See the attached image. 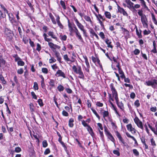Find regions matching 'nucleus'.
<instances>
[{"mask_svg": "<svg viewBox=\"0 0 157 157\" xmlns=\"http://www.w3.org/2000/svg\"><path fill=\"white\" fill-rule=\"evenodd\" d=\"M68 26L69 28V31L71 33H72L73 32H74V30H75V29L74 28V27H72L71 24L69 23L68 24Z\"/></svg>", "mask_w": 157, "mask_h": 157, "instance_id": "7c9ffc66", "label": "nucleus"}, {"mask_svg": "<svg viewBox=\"0 0 157 157\" xmlns=\"http://www.w3.org/2000/svg\"><path fill=\"white\" fill-rule=\"evenodd\" d=\"M113 110L114 111L116 114L117 115L118 117H121V115L117 111V109L116 107L113 108Z\"/></svg>", "mask_w": 157, "mask_h": 157, "instance_id": "a19ab883", "label": "nucleus"}, {"mask_svg": "<svg viewBox=\"0 0 157 157\" xmlns=\"http://www.w3.org/2000/svg\"><path fill=\"white\" fill-rule=\"evenodd\" d=\"M126 127L127 129V130L131 132L133 134H135L136 133V129L133 128L131 124H127L126 125Z\"/></svg>", "mask_w": 157, "mask_h": 157, "instance_id": "9d476101", "label": "nucleus"}, {"mask_svg": "<svg viewBox=\"0 0 157 157\" xmlns=\"http://www.w3.org/2000/svg\"><path fill=\"white\" fill-rule=\"evenodd\" d=\"M140 1V3L142 6H143L145 8H147L145 2L144 0H139Z\"/></svg>", "mask_w": 157, "mask_h": 157, "instance_id": "c9c22d12", "label": "nucleus"}, {"mask_svg": "<svg viewBox=\"0 0 157 157\" xmlns=\"http://www.w3.org/2000/svg\"><path fill=\"white\" fill-rule=\"evenodd\" d=\"M136 32L137 35L138 37L139 38H142V36L141 34V32L142 31L141 30H140V32H139L136 26Z\"/></svg>", "mask_w": 157, "mask_h": 157, "instance_id": "412c9836", "label": "nucleus"}, {"mask_svg": "<svg viewBox=\"0 0 157 157\" xmlns=\"http://www.w3.org/2000/svg\"><path fill=\"white\" fill-rule=\"evenodd\" d=\"M48 35L50 36L53 39H55L57 40V39L56 36L54 32L52 31H49L48 33Z\"/></svg>", "mask_w": 157, "mask_h": 157, "instance_id": "6ab92c4d", "label": "nucleus"}, {"mask_svg": "<svg viewBox=\"0 0 157 157\" xmlns=\"http://www.w3.org/2000/svg\"><path fill=\"white\" fill-rule=\"evenodd\" d=\"M143 33L144 35H147L150 33L151 31L149 30H147L145 29Z\"/></svg>", "mask_w": 157, "mask_h": 157, "instance_id": "69168bd1", "label": "nucleus"}, {"mask_svg": "<svg viewBox=\"0 0 157 157\" xmlns=\"http://www.w3.org/2000/svg\"><path fill=\"white\" fill-rule=\"evenodd\" d=\"M55 75L58 77H61L64 78H66L65 74L61 70H58L56 72Z\"/></svg>", "mask_w": 157, "mask_h": 157, "instance_id": "9b49d317", "label": "nucleus"}, {"mask_svg": "<svg viewBox=\"0 0 157 157\" xmlns=\"http://www.w3.org/2000/svg\"><path fill=\"white\" fill-rule=\"evenodd\" d=\"M49 85L52 87H53L55 85V82L54 80L51 79L49 82Z\"/></svg>", "mask_w": 157, "mask_h": 157, "instance_id": "473e14b6", "label": "nucleus"}, {"mask_svg": "<svg viewBox=\"0 0 157 157\" xmlns=\"http://www.w3.org/2000/svg\"><path fill=\"white\" fill-rule=\"evenodd\" d=\"M134 120L138 127L142 129H143L142 123L137 117H135L134 119Z\"/></svg>", "mask_w": 157, "mask_h": 157, "instance_id": "39448f33", "label": "nucleus"}, {"mask_svg": "<svg viewBox=\"0 0 157 157\" xmlns=\"http://www.w3.org/2000/svg\"><path fill=\"white\" fill-rule=\"evenodd\" d=\"M134 105L136 107H139L140 105V104L139 102V101L138 100H137L135 101L134 103Z\"/></svg>", "mask_w": 157, "mask_h": 157, "instance_id": "ea45409f", "label": "nucleus"}, {"mask_svg": "<svg viewBox=\"0 0 157 157\" xmlns=\"http://www.w3.org/2000/svg\"><path fill=\"white\" fill-rule=\"evenodd\" d=\"M49 63H55L56 61V59L53 57H51V58L49 59Z\"/></svg>", "mask_w": 157, "mask_h": 157, "instance_id": "de8ad7c7", "label": "nucleus"}, {"mask_svg": "<svg viewBox=\"0 0 157 157\" xmlns=\"http://www.w3.org/2000/svg\"><path fill=\"white\" fill-rule=\"evenodd\" d=\"M43 147H46L48 146V143L46 140H44L42 142Z\"/></svg>", "mask_w": 157, "mask_h": 157, "instance_id": "4d7b16f0", "label": "nucleus"}, {"mask_svg": "<svg viewBox=\"0 0 157 157\" xmlns=\"http://www.w3.org/2000/svg\"><path fill=\"white\" fill-rule=\"evenodd\" d=\"M33 88L35 90H38V85L37 83L36 82H35L34 83Z\"/></svg>", "mask_w": 157, "mask_h": 157, "instance_id": "864d4df0", "label": "nucleus"}, {"mask_svg": "<svg viewBox=\"0 0 157 157\" xmlns=\"http://www.w3.org/2000/svg\"><path fill=\"white\" fill-rule=\"evenodd\" d=\"M10 21L13 25V27L17 25L18 24V22L16 21L15 18Z\"/></svg>", "mask_w": 157, "mask_h": 157, "instance_id": "cd10ccee", "label": "nucleus"}, {"mask_svg": "<svg viewBox=\"0 0 157 157\" xmlns=\"http://www.w3.org/2000/svg\"><path fill=\"white\" fill-rule=\"evenodd\" d=\"M97 125L99 131V130L102 131L103 130V128L102 124L101 123H99L97 124Z\"/></svg>", "mask_w": 157, "mask_h": 157, "instance_id": "3c124183", "label": "nucleus"}, {"mask_svg": "<svg viewBox=\"0 0 157 157\" xmlns=\"http://www.w3.org/2000/svg\"><path fill=\"white\" fill-rule=\"evenodd\" d=\"M49 15L50 18L51 19V20L53 24L56 25V21L54 17L53 16L52 14L51 13H49Z\"/></svg>", "mask_w": 157, "mask_h": 157, "instance_id": "4be33fe9", "label": "nucleus"}, {"mask_svg": "<svg viewBox=\"0 0 157 157\" xmlns=\"http://www.w3.org/2000/svg\"><path fill=\"white\" fill-rule=\"evenodd\" d=\"M0 79L3 84H5L6 83V81L5 80L4 78L2 75H0Z\"/></svg>", "mask_w": 157, "mask_h": 157, "instance_id": "e433bc0d", "label": "nucleus"}, {"mask_svg": "<svg viewBox=\"0 0 157 157\" xmlns=\"http://www.w3.org/2000/svg\"><path fill=\"white\" fill-rule=\"evenodd\" d=\"M151 145L153 146L154 147L156 146V144L155 143V141L154 140L153 138H152L151 140Z\"/></svg>", "mask_w": 157, "mask_h": 157, "instance_id": "c03bdc74", "label": "nucleus"}, {"mask_svg": "<svg viewBox=\"0 0 157 157\" xmlns=\"http://www.w3.org/2000/svg\"><path fill=\"white\" fill-rule=\"evenodd\" d=\"M105 15L106 18L109 19L111 18V14L110 12L108 11H105Z\"/></svg>", "mask_w": 157, "mask_h": 157, "instance_id": "c756f323", "label": "nucleus"}, {"mask_svg": "<svg viewBox=\"0 0 157 157\" xmlns=\"http://www.w3.org/2000/svg\"><path fill=\"white\" fill-rule=\"evenodd\" d=\"M110 87L112 91V94L108 93L109 97L110 100H111L112 101H113V98H114L115 100H117L118 98V97L117 93L116 90L113 86L112 84H110Z\"/></svg>", "mask_w": 157, "mask_h": 157, "instance_id": "f257e3e1", "label": "nucleus"}, {"mask_svg": "<svg viewBox=\"0 0 157 157\" xmlns=\"http://www.w3.org/2000/svg\"><path fill=\"white\" fill-rule=\"evenodd\" d=\"M140 52V50L138 49H136L133 51V53L135 55H139Z\"/></svg>", "mask_w": 157, "mask_h": 157, "instance_id": "49530a36", "label": "nucleus"}, {"mask_svg": "<svg viewBox=\"0 0 157 157\" xmlns=\"http://www.w3.org/2000/svg\"><path fill=\"white\" fill-rule=\"evenodd\" d=\"M24 72L23 69L22 68H21L19 69L17 71V73L18 74L21 75Z\"/></svg>", "mask_w": 157, "mask_h": 157, "instance_id": "052dcab7", "label": "nucleus"}, {"mask_svg": "<svg viewBox=\"0 0 157 157\" xmlns=\"http://www.w3.org/2000/svg\"><path fill=\"white\" fill-rule=\"evenodd\" d=\"M42 71L43 73L45 74L48 73V69L46 68H43L42 69Z\"/></svg>", "mask_w": 157, "mask_h": 157, "instance_id": "0e129e2a", "label": "nucleus"}, {"mask_svg": "<svg viewBox=\"0 0 157 157\" xmlns=\"http://www.w3.org/2000/svg\"><path fill=\"white\" fill-rule=\"evenodd\" d=\"M138 13L139 16H140L141 18L142 16H146L145 15L143 14L142 11L140 10H138Z\"/></svg>", "mask_w": 157, "mask_h": 157, "instance_id": "13d9d810", "label": "nucleus"}, {"mask_svg": "<svg viewBox=\"0 0 157 157\" xmlns=\"http://www.w3.org/2000/svg\"><path fill=\"white\" fill-rule=\"evenodd\" d=\"M153 48L151 50V52L154 53H156L157 52L156 46V43L155 41H154L153 42Z\"/></svg>", "mask_w": 157, "mask_h": 157, "instance_id": "bb28decb", "label": "nucleus"}, {"mask_svg": "<svg viewBox=\"0 0 157 157\" xmlns=\"http://www.w3.org/2000/svg\"><path fill=\"white\" fill-rule=\"evenodd\" d=\"M52 51L54 53V55L57 58V61L59 63H61L62 58L60 55V53L56 50H52Z\"/></svg>", "mask_w": 157, "mask_h": 157, "instance_id": "0eeeda50", "label": "nucleus"}, {"mask_svg": "<svg viewBox=\"0 0 157 157\" xmlns=\"http://www.w3.org/2000/svg\"><path fill=\"white\" fill-rule=\"evenodd\" d=\"M7 13L9 16V20L10 21L15 18L12 13Z\"/></svg>", "mask_w": 157, "mask_h": 157, "instance_id": "09e8293b", "label": "nucleus"}, {"mask_svg": "<svg viewBox=\"0 0 157 157\" xmlns=\"http://www.w3.org/2000/svg\"><path fill=\"white\" fill-rule=\"evenodd\" d=\"M106 44H107V47L108 48H110L111 49L113 48V46L112 45V42L110 40L107 38L105 40Z\"/></svg>", "mask_w": 157, "mask_h": 157, "instance_id": "2eb2a0df", "label": "nucleus"}, {"mask_svg": "<svg viewBox=\"0 0 157 157\" xmlns=\"http://www.w3.org/2000/svg\"><path fill=\"white\" fill-rule=\"evenodd\" d=\"M116 104L117 105L118 107L122 111H124V104L121 101H119L118 98L117 100H115Z\"/></svg>", "mask_w": 157, "mask_h": 157, "instance_id": "f8f14e48", "label": "nucleus"}, {"mask_svg": "<svg viewBox=\"0 0 157 157\" xmlns=\"http://www.w3.org/2000/svg\"><path fill=\"white\" fill-rule=\"evenodd\" d=\"M56 22H57L58 25L59 27V28L61 29H63V26L62 25V24L61 23L59 19L60 17L59 15L56 16Z\"/></svg>", "mask_w": 157, "mask_h": 157, "instance_id": "4468645a", "label": "nucleus"}, {"mask_svg": "<svg viewBox=\"0 0 157 157\" xmlns=\"http://www.w3.org/2000/svg\"><path fill=\"white\" fill-rule=\"evenodd\" d=\"M87 129L91 136H93L94 135V133L92 128L90 125L87 128Z\"/></svg>", "mask_w": 157, "mask_h": 157, "instance_id": "393cba45", "label": "nucleus"}, {"mask_svg": "<svg viewBox=\"0 0 157 157\" xmlns=\"http://www.w3.org/2000/svg\"><path fill=\"white\" fill-rule=\"evenodd\" d=\"M113 60L114 63H113V64L112 65V68L115 70H116V69L115 67V66H116V65L117 64V63H119V62L117 61V59L115 57H113Z\"/></svg>", "mask_w": 157, "mask_h": 157, "instance_id": "a211bd4d", "label": "nucleus"}, {"mask_svg": "<svg viewBox=\"0 0 157 157\" xmlns=\"http://www.w3.org/2000/svg\"><path fill=\"white\" fill-rule=\"evenodd\" d=\"M31 94L32 96V97L33 98H34L35 99H37V97L36 95L35 94L34 92L33 91L32 92H31Z\"/></svg>", "mask_w": 157, "mask_h": 157, "instance_id": "680f3d73", "label": "nucleus"}, {"mask_svg": "<svg viewBox=\"0 0 157 157\" xmlns=\"http://www.w3.org/2000/svg\"><path fill=\"white\" fill-rule=\"evenodd\" d=\"M150 110L152 112H155L156 111L157 108L155 106L152 107L151 108Z\"/></svg>", "mask_w": 157, "mask_h": 157, "instance_id": "774afa93", "label": "nucleus"}, {"mask_svg": "<svg viewBox=\"0 0 157 157\" xmlns=\"http://www.w3.org/2000/svg\"><path fill=\"white\" fill-rule=\"evenodd\" d=\"M103 117L105 119V120L106 121H107L106 118L109 117V112L107 111L104 110L102 113Z\"/></svg>", "mask_w": 157, "mask_h": 157, "instance_id": "dca6fc26", "label": "nucleus"}, {"mask_svg": "<svg viewBox=\"0 0 157 157\" xmlns=\"http://www.w3.org/2000/svg\"><path fill=\"white\" fill-rule=\"evenodd\" d=\"M78 71V72L77 73V74H78L79 75L78 78L83 79L84 78V75L82 71V69L80 71Z\"/></svg>", "mask_w": 157, "mask_h": 157, "instance_id": "aec40b11", "label": "nucleus"}, {"mask_svg": "<svg viewBox=\"0 0 157 157\" xmlns=\"http://www.w3.org/2000/svg\"><path fill=\"white\" fill-rule=\"evenodd\" d=\"M62 114L63 116L65 117H67L69 115V114L68 113L64 110L63 111Z\"/></svg>", "mask_w": 157, "mask_h": 157, "instance_id": "338daca9", "label": "nucleus"}, {"mask_svg": "<svg viewBox=\"0 0 157 157\" xmlns=\"http://www.w3.org/2000/svg\"><path fill=\"white\" fill-rule=\"evenodd\" d=\"M84 18L86 21L89 22L90 24H92L93 22L91 20V18L89 16L85 15L84 16Z\"/></svg>", "mask_w": 157, "mask_h": 157, "instance_id": "a878e982", "label": "nucleus"}, {"mask_svg": "<svg viewBox=\"0 0 157 157\" xmlns=\"http://www.w3.org/2000/svg\"><path fill=\"white\" fill-rule=\"evenodd\" d=\"M37 102L40 106H43V103L42 100L41 99H39L37 101Z\"/></svg>", "mask_w": 157, "mask_h": 157, "instance_id": "603ef678", "label": "nucleus"}, {"mask_svg": "<svg viewBox=\"0 0 157 157\" xmlns=\"http://www.w3.org/2000/svg\"><path fill=\"white\" fill-rule=\"evenodd\" d=\"M74 28L75 29L74 32L75 33L76 37L78 38V40L80 41L83 42V39L78 30L75 25L74 26Z\"/></svg>", "mask_w": 157, "mask_h": 157, "instance_id": "20e7f679", "label": "nucleus"}, {"mask_svg": "<svg viewBox=\"0 0 157 157\" xmlns=\"http://www.w3.org/2000/svg\"><path fill=\"white\" fill-rule=\"evenodd\" d=\"M48 45L50 48L52 49V50H56L57 48L59 49L60 48V46L56 44H55L52 42H49L48 43Z\"/></svg>", "mask_w": 157, "mask_h": 157, "instance_id": "1a4fd4ad", "label": "nucleus"}, {"mask_svg": "<svg viewBox=\"0 0 157 157\" xmlns=\"http://www.w3.org/2000/svg\"><path fill=\"white\" fill-rule=\"evenodd\" d=\"M93 113L95 114L96 117L99 119H100V117L98 114L97 113L96 111L94 109L92 108L91 109Z\"/></svg>", "mask_w": 157, "mask_h": 157, "instance_id": "f704fd0d", "label": "nucleus"}, {"mask_svg": "<svg viewBox=\"0 0 157 157\" xmlns=\"http://www.w3.org/2000/svg\"><path fill=\"white\" fill-rule=\"evenodd\" d=\"M105 132L108 138L112 141L114 142L115 141L114 138L110 132L108 131L106 128L105 129Z\"/></svg>", "mask_w": 157, "mask_h": 157, "instance_id": "423d86ee", "label": "nucleus"}, {"mask_svg": "<svg viewBox=\"0 0 157 157\" xmlns=\"http://www.w3.org/2000/svg\"><path fill=\"white\" fill-rule=\"evenodd\" d=\"M132 151L134 155L137 156H138L139 155V153L138 151L135 149H133Z\"/></svg>", "mask_w": 157, "mask_h": 157, "instance_id": "4c0bfd02", "label": "nucleus"}, {"mask_svg": "<svg viewBox=\"0 0 157 157\" xmlns=\"http://www.w3.org/2000/svg\"><path fill=\"white\" fill-rule=\"evenodd\" d=\"M17 64L19 66H23L25 64V63L21 59L20 60L18 61Z\"/></svg>", "mask_w": 157, "mask_h": 157, "instance_id": "37998d69", "label": "nucleus"}, {"mask_svg": "<svg viewBox=\"0 0 157 157\" xmlns=\"http://www.w3.org/2000/svg\"><path fill=\"white\" fill-rule=\"evenodd\" d=\"M119 11L121 13H122L124 16H127L128 14L124 10V9L122 8H120L119 10Z\"/></svg>", "mask_w": 157, "mask_h": 157, "instance_id": "b1692460", "label": "nucleus"}, {"mask_svg": "<svg viewBox=\"0 0 157 157\" xmlns=\"http://www.w3.org/2000/svg\"><path fill=\"white\" fill-rule=\"evenodd\" d=\"M30 110L31 113H33L35 111V107L33 103H31L29 105Z\"/></svg>", "mask_w": 157, "mask_h": 157, "instance_id": "5701e85b", "label": "nucleus"}, {"mask_svg": "<svg viewBox=\"0 0 157 157\" xmlns=\"http://www.w3.org/2000/svg\"><path fill=\"white\" fill-rule=\"evenodd\" d=\"M57 88L58 91L59 92L63 91L64 90V87L63 86L60 85L58 86Z\"/></svg>", "mask_w": 157, "mask_h": 157, "instance_id": "72a5a7b5", "label": "nucleus"}, {"mask_svg": "<svg viewBox=\"0 0 157 157\" xmlns=\"http://www.w3.org/2000/svg\"><path fill=\"white\" fill-rule=\"evenodd\" d=\"M72 68L74 72L76 74H77L78 72V71H80L81 69V67L80 66H78L77 67L75 65H74Z\"/></svg>", "mask_w": 157, "mask_h": 157, "instance_id": "f3484780", "label": "nucleus"}, {"mask_svg": "<svg viewBox=\"0 0 157 157\" xmlns=\"http://www.w3.org/2000/svg\"><path fill=\"white\" fill-rule=\"evenodd\" d=\"M99 35L102 39L104 40L105 38V35L103 32H100Z\"/></svg>", "mask_w": 157, "mask_h": 157, "instance_id": "bf43d9fd", "label": "nucleus"}, {"mask_svg": "<svg viewBox=\"0 0 157 157\" xmlns=\"http://www.w3.org/2000/svg\"><path fill=\"white\" fill-rule=\"evenodd\" d=\"M36 50L38 52H40L41 49L40 45L39 44L37 43L36 44Z\"/></svg>", "mask_w": 157, "mask_h": 157, "instance_id": "5fc2aeb1", "label": "nucleus"}, {"mask_svg": "<svg viewBox=\"0 0 157 157\" xmlns=\"http://www.w3.org/2000/svg\"><path fill=\"white\" fill-rule=\"evenodd\" d=\"M14 151L17 153H19L21 151V149L20 147H17L15 148Z\"/></svg>", "mask_w": 157, "mask_h": 157, "instance_id": "6e6d98bb", "label": "nucleus"}, {"mask_svg": "<svg viewBox=\"0 0 157 157\" xmlns=\"http://www.w3.org/2000/svg\"><path fill=\"white\" fill-rule=\"evenodd\" d=\"M74 122V119L72 118H71L69 121V126L71 128L73 127L74 126V124L73 123Z\"/></svg>", "mask_w": 157, "mask_h": 157, "instance_id": "c85d7f7f", "label": "nucleus"}, {"mask_svg": "<svg viewBox=\"0 0 157 157\" xmlns=\"http://www.w3.org/2000/svg\"><path fill=\"white\" fill-rule=\"evenodd\" d=\"M63 59L65 61L68 62L70 61V59L68 58L67 54H65L63 56Z\"/></svg>", "mask_w": 157, "mask_h": 157, "instance_id": "58836bf2", "label": "nucleus"}, {"mask_svg": "<svg viewBox=\"0 0 157 157\" xmlns=\"http://www.w3.org/2000/svg\"><path fill=\"white\" fill-rule=\"evenodd\" d=\"M151 17L152 21L154 23L157 25V21L156 20L154 15L153 14H151Z\"/></svg>", "mask_w": 157, "mask_h": 157, "instance_id": "2f4dec72", "label": "nucleus"}, {"mask_svg": "<svg viewBox=\"0 0 157 157\" xmlns=\"http://www.w3.org/2000/svg\"><path fill=\"white\" fill-rule=\"evenodd\" d=\"M60 3L62 7L64 10H65L66 9V6H65V3L63 1L61 0L60 1Z\"/></svg>", "mask_w": 157, "mask_h": 157, "instance_id": "79ce46f5", "label": "nucleus"}, {"mask_svg": "<svg viewBox=\"0 0 157 157\" xmlns=\"http://www.w3.org/2000/svg\"><path fill=\"white\" fill-rule=\"evenodd\" d=\"M123 119V121L124 123L128 124V123L129 120L127 118L124 117Z\"/></svg>", "mask_w": 157, "mask_h": 157, "instance_id": "e2e57ef3", "label": "nucleus"}, {"mask_svg": "<svg viewBox=\"0 0 157 157\" xmlns=\"http://www.w3.org/2000/svg\"><path fill=\"white\" fill-rule=\"evenodd\" d=\"M144 84L148 86H151L153 88H155L157 87V80L154 79L146 81Z\"/></svg>", "mask_w": 157, "mask_h": 157, "instance_id": "f03ea898", "label": "nucleus"}, {"mask_svg": "<svg viewBox=\"0 0 157 157\" xmlns=\"http://www.w3.org/2000/svg\"><path fill=\"white\" fill-rule=\"evenodd\" d=\"M141 21L143 27L147 28L148 27V21L146 16H142L141 18Z\"/></svg>", "mask_w": 157, "mask_h": 157, "instance_id": "7ed1b4c3", "label": "nucleus"}, {"mask_svg": "<svg viewBox=\"0 0 157 157\" xmlns=\"http://www.w3.org/2000/svg\"><path fill=\"white\" fill-rule=\"evenodd\" d=\"M74 20L77 26L81 30L84 29V26L79 22L77 18L75 19Z\"/></svg>", "mask_w": 157, "mask_h": 157, "instance_id": "ddd939ff", "label": "nucleus"}, {"mask_svg": "<svg viewBox=\"0 0 157 157\" xmlns=\"http://www.w3.org/2000/svg\"><path fill=\"white\" fill-rule=\"evenodd\" d=\"M116 67L117 68L118 70V72L120 75H121L120 77L122 78H125V75L124 74V72L122 70L120 66V64L119 63H117L116 65Z\"/></svg>", "mask_w": 157, "mask_h": 157, "instance_id": "6e6552de", "label": "nucleus"}, {"mask_svg": "<svg viewBox=\"0 0 157 157\" xmlns=\"http://www.w3.org/2000/svg\"><path fill=\"white\" fill-rule=\"evenodd\" d=\"M60 36L62 40L65 41L67 40V36L66 35H60Z\"/></svg>", "mask_w": 157, "mask_h": 157, "instance_id": "8fccbe9b", "label": "nucleus"}, {"mask_svg": "<svg viewBox=\"0 0 157 157\" xmlns=\"http://www.w3.org/2000/svg\"><path fill=\"white\" fill-rule=\"evenodd\" d=\"M82 124L84 127H87L89 126V125L87 124V122L84 120L82 121Z\"/></svg>", "mask_w": 157, "mask_h": 157, "instance_id": "a18cd8bd", "label": "nucleus"}]
</instances>
